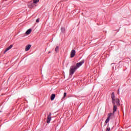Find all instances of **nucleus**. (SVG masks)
Returning <instances> with one entry per match:
<instances>
[{
  "label": "nucleus",
  "mask_w": 131,
  "mask_h": 131,
  "mask_svg": "<svg viewBox=\"0 0 131 131\" xmlns=\"http://www.w3.org/2000/svg\"><path fill=\"white\" fill-rule=\"evenodd\" d=\"M111 98L112 100V103L114 105L113 113L116 112L117 110V106H120V101L118 98H115V95H114V92H113L111 95Z\"/></svg>",
  "instance_id": "1"
},
{
  "label": "nucleus",
  "mask_w": 131,
  "mask_h": 131,
  "mask_svg": "<svg viewBox=\"0 0 131 131\" xmlns=\"http://www.w3.org/2000/svg\"><path fill=\"white\" fill-rule=\"evenodd\" d=\"M76 69H77L75 66H72L70 69V75H72L74 72H75Z\"/></svg>",
  "instance_id": "2"
},
{
  "label": "nucleus",
  "mask_w": 131,
  "mask_h": 131,
  "mask_svg": "<svg viewBox=\"0 0 131 131\" xmlns=\"http://www.w3.org/2000/svg\"><path fill=\"white\" fill-rule=\"evenodd\" d=\"M112 115L113 116V113H112L108 114V117L105 122V123H108V122H109V120H110V117H111V116H112Z\"/></svg>",
  "instance_id": "3"
},
{
  "label": "nucleus",
  "mask_w": 131,
  "mask_h": 131,
  "mask_svg": "<svg viewBox=\"0 0 131 131\" xmlns=\"http://www.w3.org/2000/svg\"><path fill=\"white\" fill-rule=\"evenodd\" d=\"M83 63H84V62L83 61H81L79 62V63H77L76 64V66L75 67L77 69L79 68V67H80V66H81V65H82V64H83Z\"/></svg>",
  "instance_id": "4"
},
{
  "label": "nucleus",
  "mask_w": 131,
  "mask_h": 131,
  "mask_svg": "<svg viewBox=\"0 0 131 131\" xmlns=\"http://www.w3.org/2000/svg\"><path fill=\"white\" fill-rule=\"evenodd\" d=\"M76 52L75 50H72L71 52V58H73V57H74V56H75V54H76Z\"/></svg>",
  "instance_id": "5"
},
{
  "label": "nucleus",
  "mask_w": 131,
  "mask_h": 131,
  "mask_svg": "<svg viewBox=\"0 0 131 131\" xmlns=\"http://www.w3.org/2000/svg\"><path fill=\"white\" fill-rule=\"evenodd\" d=\"M13 48V45H10L8 48H7L4 51V54H5V53H7V52H8V51H9V50H11V48Z\"/></svg>",
  "instance_id": "6"
},
{
  "label": "nucleus",
  "mask_w": 131,
  "mask_h": 131,
  "mask_svg": "<svg viewBox=\"0 0 131 131\" xmlns=\"http://www.w3.org/2000/svg\"><path fill=\"white\" fill-rule=\"evenodd\" d=\"M30 48H31V45H29L27 46L26 47V49H25L26 52L29 51V50H30Z\"/></svg>",
  "instance_id": "7"
},
{
  "label": "nucleus",
  "mask_w": 131,
  "mask_h": 131,
  "mask_svg": "<svg viewBox=\"0 0 131 131\" xmlns=\"http://www.w3.org/2000/svg\"><path fill=\"white\" fill-rule=\"evenodd\" d=\"M55 98H56V95L55 94H52L51 96V101H54V100H55Z\"/></svg>",
  "instance_id": "8"
},
{
  "label": "nucleus",
  "mask_w": 131,
  "mask_h": 131,
  "mask_svg": "<svg viewBox=\"0 0 131 131\" xmlns=\"http://www.w3.org/2000/svg\"><path fill=\"white\" fill-rule=\"evenodd\" d=\"M51 120H52V117L48 116L47 117V123H50V122Z\"/></svg>",
  "instance_id": "9"
},
{
  "label": "nucleus",
  "mask_w": 131,
  "mask_h": 131,
  "mask_svg": "<svg viewBox=\"0 0 131 131\" xmlns=\"http://www.w3.org/2000/svg\"><path fill=\"white\" fill-rule=\"evenodd\" d=\"M30 33H31V29H28L26 32V34H30Z\"/></svg>",
  "instance_id": "10"
},
{
  "label": "nucleus",
  "mask_w": 131,
  "mask_h": 131,
  "mask_svg": "<svg viewBox=\"0 0 131 131\" xmlns=\"http://www.w3.org/2000/svg\"><path fill=\"white\" fill-rule=\"evenodd\" d=\"M39 2V0H33V3L34 4H37Z\"/></svg>",
  "instance_id": "11"
},
{
  "label": "nucleus",
  "mask_w": 131,
  "mask_h": 131,
  "mask_svg": "<svg viewBox=\"0 0 131 131\" xmlns=\"http://www.w3.org/2000/svg\"><path fill=\"white\" fill-rule=\"evenodd\" d=\"M55 51L56 53H58L59 51V47L57 46L55 49Z\"/></svg>",
  "instance_id": "12"
},
{
  "label": "nucleus",
  "mask_w": 131,
  "mask_h": 131,
  "mask_svg": "<svg viewBox=\"0 0 131 131\" xmlns=\"http://www.w3.org/2000/svg\"><path fill=\"white\" fill-rule=\"evenodd\" d=\"M61 30L62 32H65V28H61Z\"/></svg>",
  "instance_id": "13"
},
{
  "label": "nucleus",
  "mask_w": 131,
  "mask_h": 131,
  "mask_svg": "<svg viewBox=\"0 0 131 131\" xmlns=\"http://www.w3.org/2000/svg\"><path fill=\"white\" fill-rule=\"evenodd\" d=\"M67 95V93H64L63 99H64V98L66 97Z\"/></svg>",
  "instance_id": "14"
},
{
  "label": "nucleus",
  "mask_w": 131,
  "mask_h": 131,
  "mask_svg": "<svg viewBox=\"0 0 131 131\" xmlns=\"http://www.w3.org/2000/svg\"><path fill=\"white\" fill-rule=\"evenodd\" d=\"M115 116H114V114H113V115L111 116L110 118H114Z\"/></svg>",
  "instance_id": "15"
},
{
  "label": "nucleus",
  "mask_w": 131,
  "mask_h": 131,
  "mask_svg": "<svg viewBox=\"0 0 131 131\" xmlns=\"http://www.w3.org/2000/svg\"><path fill=\"white\" fill-rule=\"evenodd\" d=\"M36 22L37 23H38V22H39V18L37 19L36 20Z\"/></svg>",
  "instance_id": "16"
},
{
  "label": "nucleus",
  "mask_w": 131,
  "mask_h": 131,
  "mask_svg": "<svg viewBox=\"0 0 131 131\" xmlns=\"http://www.w3.org/2000/svg\"><path fill=\"white\" fill-rule=\"evenodd\" d=\"M106 131H110V127H107L106 128Z\"/></svg>",
  "instance_id": "17"
},
{
  "label": "nucleus",
  "mask_w": 131,
  "mask_h": 131,
  "mask_svg": "<svg viewBox=\"0 0 131 131\" xmlns=\"http://www.w3.org/2000/svg\"><path fill=\"white\" fill-rule=\"evenodd\" d=\"M48 116L51 117V116H52V113H50L49 115H48Z\"/></svg>",
  "instance_id": "18"
},
{
  "label": "nucleus",
  "mask_w": 131,
  "mask_h": 131,
  "mask_svg": "<svg viewBox=\"0 0 131 131\" xmlns=\"http://www.w3.org/2000/svg\"><path fill=\"white\" fill-rule=\"evenodd\" d=\"M50 53H51V52L49 51V54H50Z\"/></svg>",
  "instance_id": "19"
}]
</instances>
